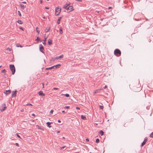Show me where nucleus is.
Wrapping results in <instances>:
<instances>
[{
	"label": "nucleus",
	"mask_w": 153,
	"mask_h": 153,
	"mask_svg": "<svg viewBox=\"0 0 153 153\" xmlns=\"http://www.w3.org/2000/svg\"><path fill=\"white\" fill-rule=\"evenodd\" d=\"M131 89L135 92H138L140 91V85L138 82L134 83L131 86Z\"/></svg>",
	"instance_id": "1"
},
{
	"label": "nucleus",
	"mask_w": 153,
	"mask_h": 153,
	"mask_svg": "<svg viewBox=\"0 0 153 153\" xmlns=\"http://www.w3.org/2000/svg\"><path fill=\"white\" fill-rule=\"evenodd\" d=\"M114 54L117 56H119L121 55V52L120 50L117 49L114 51Z\"/></svg>",
	"instance_id": "2"
},
{
	"label": "nucleus",
	"mask_w": 153,
	"mask_h": 153,
	"mask_svg": "<svg viewBox=\"0 0 153 153\" xmlns=\"http://www.w3.org/2000/svg\"><path fill=\"white\" fill-rule=\"evenodd\" d=\"M10 68L12 71V74H14L15 72V68L13 65H10Z\"/></svg>",
	"instance_id": "3"
},
{
	"label": "nucleus",
	"mask_w": 153,
	"mask_h": 153,
	"mask_svg": "<svg viewBox=\"0 0 153 153\" xmlns=\"http://www.w3.org/2000/svg\"><path fill=\"white\" fill-rule=\"evenodd\" d=\"M61 10V8L59 7H56L55 9V15L58 16L60 13Z\"/></svg>",
	"instance_id": "4"
},
{
	"label": "nucleus",
	"mask_w": 153,
	"mask_h": 153,
	"mask_svg": "<svg viewBox=\"0 0 153 153\" xmlns=\"http://www.w3.org/2000/svg\"><path fill=\"white\" fill-rule=\"evenodd\" d=\"M6 108V105L5 104H3L0 107V110L1 111H4Z\"/></svg>",
	"instance_id": "5"
},
{
	"label": "nucleus",
	"mask_w": 153,
	"mask_h": 153,
	"mask_svg": "<svg viewBox=\"0 0 153 153\" xmlns=\"http://www.w3.org/2000/svg\"><path fill=\"white\" fill-rule=\"evenodd\" d=\"M73 10V8L72 6H69L67 8V10L68 12L69 13Z\"/></svg>",
	"instance_id": "6"
},
{
	"label": "nucleus",
	"mask_w": 153,
	"mask_h": 153,
	"mask_svg": "<svg viewBox=\"0 0 153 153\" xmlns=\"http://www.w3.org/2000/svg\"><path fill=\"white\" fill-rule=\"evenodd\" d=\"M39 46V49L40 51L42 53H44L43 50H44V48L42 44H40Z\"/></svg>",
	"instance_id": "7"
},
{
	"label": "nucleus",
	"mask_w": 153,
	"mask_h": 153,
	"mask_svg": "<svg viewBox=\"0 0 153 153\" xmlns=\"http://www.w3.org/2000/svg\"><path fill=\"white\" fill-rule=\"evenodd\" d=\"M17 91H13L12 92V97H15L16 96Z\"/></svg>",
	"instance_id": "8"
},
{
	"label": "nucleus",
	"mask_w": 153,
	"mask_h": 153,
	"mask_svg": "<svg viewBox=\"0 0 153 153\" xmlns=\"http://www.w3.org/2000/svg\"><path fill=\"white\" fill-rule=\"evenodd\" d=\"M11 92V91L10 90H6L5 91L4 93L6 95H8L10 94Z\"/></svg>",
	"instance_id": "9"
},
{
	"label": "nucleus",
	"mask_w": 153,
	"mask_h": 153,
	"mask_svg": "<svg viewBox=\"0 0 153 153\" xmlns=\"http://www.w3.org/2000/svg\"><path fill=\"white\" fill-rule=\"evenodd\" d=\"M38 94L41 97H43L45 95V94L43 93L42 91H41L38 92Z\"/></svg>",
	"instance_id": "10"
},
{
	"label": "nucleus",
	"mask_w": 153,
	"mask_h": 153,
	"mask_svg": "<svg viewBox=\"0 0 153 153\" xmlns=\"http://www.w3.org/2000/svg\"><path fill=\"white\" fill-rule=\"evenodd\" d=\"M103 89H100L96 90L94 92V94H96L97 93L99 92L100 91L102 90H103Z\"/></svg>",
	"instance_id": "11"
},
{
	"label": "nucleus",
	"mask_w": 153,
	"mask_h": 153,
	"mask_svg": "<svg viewBox=\"0 0 153 153\" xmlns=\"http://www.w3.org/2000/svg\"><path fill=\"white\" fill-rule=\"evenodd\" d=\"M60 65H61L60 64H58L54 66H53L54 69H56V68H59V66H60Z\"/></svg>",
	"instance_id": "12"
},
{
	"label": "nucleus",
	"mask_w": 153,
	"mask_h": 153,
	"mask_svg": "<svg viewBox=\"0 0 153 153\" xmlns=\"http://www.w3.org/2000/svg\"><path fill=\"white\" fill-rule=\"evenodd\" d=\"M51 123H52V122L50 123L49 122H48L46 124L48 126L49 128H51L52 127L51 126Z\"/></svg>",
	"instance_id": "13"
},
{
	"label": "nucleus",
	"mask_w": 153,
	"mask_h": 153,
	"mask_svg": "<svg viewBox=\"0 0 153 153\" xmlns=\"http://www.w3.org/2000/svg\"><path fill=\"white\" fill-rule=\"evenodd\" d=\"M62 18V17H60L59 18L57 21V23L58 24H59L60 23V20Z\"/></svg>",
	"instance_id": "14"
},
{
	"label": "nucleus",
	"mask_w": 153,
	"mask_h": 153,
	"mask_svg": "<svg viewBox=\"0 0 153 153\" xmlns=\"http://www.w3.org/2000/svg\"><path fill=\"white\" fill-rule=\"evenodd\" d=\"M81 118L82 119L84 120H86V117L85 116H84L83 115H81Z\"/></svg>",
	"instance_id": "15"
},
{
	"label": "nucleus",
	"mask_w": 153,
	"mask_h": 153,
	"mask_svg": "<svg viewBox=\"0 0 153 153\" xmlns=\"http://www.w3.org/2000/svg\"><path fill=\"white\" fill-rule=\"evenodd\" d=\"M20 5L21 7V8L22 9H24L26 7V6H25L23 4H20Z\"/></svg>",
	"instance_id": "16"
},
{
	"label": "nucleus",
	"mask_w": 153,
	"mask_h": 153,
	"mask_svg": "<svg viewBox=\"0 0 153 153\" xmlns=\"http://www.w3.org/2000/svg\"><path fill=\"white\" fill-rule=\"evenodd\" d=\"M47 38V37H45V39L43 40L44 42H42L43 44L45 45H46L45 42L46 41Z\"/></svg>",
	"instance_id": "17"
},
{
	"label": "nucleus",
	"mask_w": 153,
	"mask_h": 153,
	"mask_svg": "<svg viewBox=\"0 0 153 153\" xmlns=\"http://www.w3.org/2000/svg\"><path fill=\"white\" fill-rule=\"evenodd\" d=\"M70 4H66L65 6H64L63 7L65 9H67V8L68 7L69 5Z\"/></svg>",
	"instance_id": "18"
},
{
	"label": "nucleus",
	"mask_w": 153,
	"mask_h": 153,
	"mask_svg": "<svg viewBox=\"0 0 153 153\" xmlns=\"http://www.w3.org/2000/svg\"><path fill=\"white\" fill-rule=\"evenodd\" d=\"M11 49L10 48H8L6 50V52H7V53H8V51H9V52H10L11 51Z\"/></svg>",
	"instance_id": "19"
},
{
	"label": "nucleus",
	"mask_w": 153,
	"mask_h": 153,
	"mask_svg": "<svg viewBox=\"0 0 153 153\" xmlns=\"http://www.w3.org/2000/svg\"><path fill=\"white\" fill-rule=\"evenodd\" d=\"M52 44V41L51 39H49L48 40V44L49 45H51Z\"/></svg>",
	"instance_id": "20"
},
{
	"label": "nucleus",
	"mask_w": 153,
	"mask_h": 153,
	"mask_svg": "<svg viewBox=\"0 0 153 153\" xmlns=\"http://www.w3.org/2000/svg\"><path fill=\"white\" fill-rule=\"evenodd\" d=\"M59 32L60 34H62V27H60L59 28Z\"/></svg>",
	"instance_id": "21"
},
{
	"label": "nucleus",
	"mask_w": 153,
	"mask_h": 153,
	"mask_svg": "<svg viewBox=\"0 0 153 153\" xmlns=\"http://www.w3.org/2000/svg\"><path fill=\"white\" fill-rule=\"evenodd\" d=\"M50 27H49L48 29L46 28V29L45 30V33H47L49 31L50 29Z\"/></svg>",
	"instance_id": "22"
},
{
	"label": "nucleus",
	"mask_w": 153,
	"mask_h": 153,
	"mask_svg": "<svg viewBox=\"0 0 153 153\" xmlns=\"http://www.w3.org/2000/svg\"><path fill=\"white\" fill-rule=\"evenodd\" d=\"M17 22L18 23H19L21 24H22L23 23V22L21 20H18Z\"/></svg>",
	"instance_id": "23"
},
{
	"label": "nucleus",
	"mask_w": 153,
	"mask_h": 153,
	"mask_svg": "<svg viewBox=\"0 0 153 153\" xmlns=\"http://www.w3.org/2000/svg\"><path fill=\"white\" fill-rule=\"evenodd\" d=\"M100 134L101 135H102L104 134V132L102 130H101L100 131Z\"/></svg>",
	"instance_id": "24"
},
{
	"label": "nucleus",
	"mask_w": 153,
	"mask_h": 153,
	"mask_svg": "<svg viewBox=\"0 0 153 153\" xmlns=\"http://www.w3.org/2000/svg\"><path fill=\"white\" fill-rule=\"evenodd\" d=\"M63 57V55H61L60 56H59L57 57L56 58L57 59H59V58H62Z\"/></svg>",
	"instance_id": "25"
},
{
	"label": "nucleus",
	"mask_w": 153,
	"mask_h": 153,
	"mask_svg": "<svg viewBox=\"0 0 153 153\" xmlns=\"http://www.w3.org/2000/svg\"><path fill=\"white\" fill-rule=\"evenodd\" d=\"M54 69V67L53 66H52L51 67H50V68H46V70H48V69Z\"/></svg>",
	"instance_id": "26"
},
{
	"label": "nucleus",
	"mask_w": 153,
	"mask_h": 153,
	"mask_svg": "<svg viewBox=\"0 0 153 153\" xmlns=\"http://www.w3.org/2000/svg\"><path fill=\"white\" fill-rule=\"evenodd\" d=\"M99 142H100V140L98 138H97L96 139V143H98Z\"/></svg>",
	"instance_id": "27"
},
{
	"label": "nucleus",
	"mask_w": 153,
	"mask_h": 153,
	"mask_svg": "<svg viewBox=\"0 0 153 153\" xmlns=\"http://www.w3.org/2000/svg\"><path fill=\"white\" fill-rule=\"evenodd\" d=\"M16 46L17 47H22L21 46V45L20 44H16Z\"/></svg>",
	"instance_id": "28"
},
{
	"label": "nucleus",
	"mask_w": 153,
	"mask_h": 153,
	"mask_svg": "<svg viewBox=\"0 0 153 153\" xmlns=\"http://www.w3.org/2000/svg\"><path fill=\"white\" fill-rule=\"evenodd\" d=\"M6 72V71L5 69H4L1 70V73H5Z\"/></svg>",
	"instance_id": "29"
},
{
	"label": "nucleus",
	"mask_w": 153,
	"mask_h": 153,
	"mask_svg": "<svg viewBox=\"0 0 153 153\" xmlns=\"http://www.w3.org/2000/svg\"><path fill=\"white\" fill-rule=\"evenodd\" d=\"M37 29H38V27H36V32H37L38 33H39V32H40V30H37Z\"/></svg>",
	"instance_id": "30"
},
{
	"label": "nucleus",
	"mask_w": 153,
	"mask_h": 153,
	"mask_svg": "<svg viewBox=\"0 0 153 153\" xmlns=\"http://www.w3.org/2000/svg\"><path fill=\"white\" fill-rule=\"evenodd\" d=\"M18 14L20 16H21V14L20 13V12L19 11H18Z\"/></svg>",
	"instance_id": "31"
},
{
	"label": "nucleus",
	"mask_w": 153,
	"mask_h": 153,
	"mask_svg": "<svg viewBox=\"0 0 153 153\" xmlns=\"http://www.w3.org/2000/svg\"><path fill=\"white\" fill-rule=\"evenodd\" d=\"M150 136L151 137H153V132L151 134Z\"/></svg>",
	"instance_id": "32"
},
{
	"label": "nucleus",
	"mask_w": 153,
	"mask_h": 153,
	"mask_svg": "<svg viewBox=\"0 0 153 153\" xmlns=\"http://www.w3.org/2000/svg\"><path fill=\"white\" fill-rule=\"evenodd\" d=\"M36 40H37L38 41H40V39L39 38V37H38L36 39Z\"/></svg>",
	"instance_id": "33"
},
{
	"label": "nucleus",
	"mask_w": 153,
	"mask_h": 153,
	"mask_svg": "<svg viewBox=\"0 0 153 153\" xmlns=\"http://www.w3.org/2000/svg\"><path fill=\"white\" fill-rule=\"evenodd\" d=\"M65 96L67 97H68L69 96V95L68 94H65Z\"/></svg>",
	"instance_id": "34"
},
{
	"label": "nucleus",
	"mask_w": 153,
	"mask_h": 153,
	"mask_svg": "<svg viewBox=\"0 0 153 153\" xmlns=\"http://www.w3.org/2000/svg\"><path fill=\"white\" fill-rule=\"evenodd\" d=\"M53 112V110H51L50 112V115L52 114Z\"/></svg>",
	"instance_id": "35"
},
{
	"label": "nucleus",
	"mask_w": 153,
	"mask_h": 153,
	"mask_svg": "<svg viewBox=\"0 0 153 153\" xmlns=\"http://www.w3.org/2000/svg\"><path fill=\"white\" fill-rule=\"evenodd\" d=\"M70 106H66L64 107V108H69Z\"/></svg>",
	"instance_id": "36"
},
{
	"label": "nucleus",
	"mask_w": 153,
	"mask_h": 153,
	"mask_svg": "<svg viewBox=\"0 0 153 153\" xmlns=\"http://www.w3.org/2000/svg\"><path fill=\"white\" fill-rule=\"evenodd\" d=\"M147 140L146 139H144V145L145 144V143H146V142Z\"/></svg>",
	"instance_id": "37"
},
{
	"label": "nucleus",
	"mask_w": 153,
	"mask_h": 153,
	"mask_svg": "<svg viewBox=\"0 0 153 153\" xmlns=\"http://www.w3.org/2000/svg\"><path fill=\"white\" fill-rule=\"evenodd\" d=\"M100 107L101 109H102L103 108V106L101 105H100Z\"/></svg>",
	"instance_id": "38"
},
{
	"label": "nucleus",
	"mask_w": 153,
	"mask_h": 153,
	"mask_svg": "<svg viewBox=\"0 0 153 153\" xmlns=\"http://www.w3.org/2000/svg\"><path fill=\"white\" fill-rule=\"evenodd\" d=\"M16 135L19 138H21V137H20V136L18 134H16Z\"/></svg>",
	"instance_id": "39"
},
{
	"label": "nucleus",
	"mask_w": 153,
	"mask_h": 153,
	"mask_svg": "<svg viewBox=\"0 0 153 153\" xmlns=\"http://www.w3.org/2000/svg\"><path fill=\"white\" fill-rule=\"evenodd\" d=\"M27 105H31V106H32V104H30V103H29L27 104Z\"/></svg>",
	"instance_id": "40"
},
{
	"label": "nucleus",
	"mask_w": 153,
	"mask_h": 153,
	"mask_svg": "<svg viewBox=\"0 0 153 153\" xmlns=\"http://www.w3.org/2000/svg\"><path fill=\"white\" fill-rule=\"evenodd\" d=\"M15 145L16 146H19V144L18 143H16Z\"/></svg>",
	"instance_id": "41"
},
{
	"label": "nucleus",
	"mask_w": 153,
	"mask_h": 153,
	"mask_svg": "<svg viewBox=\"0 0 153 153\" xmlns=\"http://www.w3.org/2000/svg\"><path fill=\"white\" fill-rule=\"evenodd\" d=\"M19 28L20 29L22 30H24V29H23L22 27H19Z\"/></svg>",
	"instance_id": "42"
},
{
	"label": "nucleus",
	"mask_w": 153,
	"mask_h": 153,
	"mask_svg": "<svg viewBox=\"0 0 153 153\" xmlns=\"http://www.w3.org/2000/svg\"><path fill=\"white\" fill-rule=\"evenodd\" d=\"M143 146V142L141 144V146Z\"/></svg>",
	"instance_id": "43"
},
{
	"label": "nucleus",
	"mask_w": 153,
	"mask_h": 153,
	"mask_svg": "<svg viewBox=\"0 0 153 153\" xmlns=\"http://www.w3.org/2000/svg\"><path fill=\"white\" fill-rule=\"evenodd\" d=\"M53 89H55V90H58L59 89H58V88H53Z\"/></svg>",
	"instance_id": "44"
},
{
	"label": "nucleus",
	"mask_w": 153,
	"mask_h": 153,
	"mask_svg": "<svg viewBox=\"0 0 153 153\" xmlns=\"http://www.w3.org/2000/svg\"><path fill=\"white\" fill-rule=\"evenodd\" d=\"M65 147V146H63L61 148V149H62Z\"/></svg>",
	"instance_id": "45"
},
{
	"label": "nucleus",
	"mask_w": 153,
	"mask_h": 153,
	"mask_svg": "<svg viewBox=\"0 0 153 153\" xmlns=\"http://www.w3.org/2000/svg\"><path fill=\"white\" fill-rule=\"evenodd\" d=\"M86 140L87 141H89V139L88 138H87L86 139Z\"/></svg>",
	"instance_id": "46"
},
{
	"label": "nucleus",
	"mask_w": 153,
	"mask_h": 153,
	"mask_svg": "<svg viewBox=\"0 0 153 153\" xmlns=\"http://www.w3.org/2000/svg\"><path fill=\"white\" fill-rule=\"evenodd\" d=\"M107 87V86L106 85H105V87L104 88H106Z\"/></svg>",
	"instance_id": "47"
},
{
	"label": "nucleus",
	"mask_w": 153,
	"mask_h": 153,
	"mask_svg": "<svg viewBox=\"0 0 153 153\" xmlns=\"http://www.w3.org/2000/svg\"><path fill=\"white\" fill-rule=\"evenodd\" d=\"M76 108L77 109H80V108L79 107H76Z\"/></svg>",
	"instance_id": "48"
},
{
	"label": "nucleus",
	"mask_w": 153,
	"mask_h": 153,
	"mask_svg": "<svg viewBox=\"0 0 153 153\" xmlns=\"http://www.w3.org/2000/svg\"><path fill=\"white\" fill-rule=\"evenodd\" d=\"M58 123H60L61 122V121L60 120H58Z\"/></svg>",
	"instance_id": "49"
},
{
	"label": "nucleus",
	"mask_w": 153,
	"mask_h": 153,
	"mask_svg": "<svg viewBox=\"0 0 153 153\" xmlns=\"http://www.w3.org/2000/svg\"><path fill=\"white\" fill-rule=\"evenodd\" d=\"M40 2L41 4H42V0H40Z\"/></svg>",
	"instance_id": "50"
},
{
	"label": "nucleus",
	"mask_w": 153,
	"mask_h": 153,
	"mask_svg": "<svg viewBox=\"0 0 153 153\" xmlns=\"http://www.w3.org/2000/svg\"><path fill=\"white\" fill-rule=\"evenodd\" d=\"M37 127H38L37 128H38V129H40V127H39V126H37Z\"/></svg>",
	"instance_id": "51"
},
{
	"label": "nucleus",
	"mask_w": 153,
	"mask_h": 153,
	"mask_svg": "<svg viewBox=\"0 0 153 153\" xmlns=\"http://www.w3.org/2000/svg\"><path fill=\"white\" fill-rule=\"evenodd\" d=\"M32 116H35V114H32Z\"/></svg>",
	"instance_id": "52"
},
{
	"label": "nucleus",
	"mask_w": 153,
	"mask_h": 153,
	"mask_svg": "<svg viewBox=\"0 0 153 153\" xmlns=\"http://www.w3.org/2000/svg\"><path fill=\"white\" fill-rule=\"evenodd\" d=\"M111 8V7H108V9H110Z\"/></svg>",
	"instance_id": "53"
},
{
	"label": "nucleus",
	"mask_w": 153,
	"mask_h": 153,
	"mask_svg": "<svg viewBox=\"0 0 153 153\" xmlns=\"http://www.w3.org/2000/svg\"><path fill=\"white\" fill-rule=\"evenodd\" d=\"M22 3H26L25 1H23Z\"/></svg>",
	"instance_id": "54"
},
{
	"label": "nucleus",
	"mask_w": 153,
	"mask_h": 153,
	"mask_svg": "<svg viewBox=\"0 0 153 153\" xmlns=\"http://www.w3.org/2000/svg\"><path fill=\"white\" fill-rule=\"evenodd\" d=\"M60 131H58L57 132V133H59L60 132Z\"/></svg>",
	"instance_id": "55"
},
{
	"label": "nucleus",
	"mask_w": 153,
	"mask_h": 153,
	"mask_svg": "<svg viewBox=\"0 0 153 153\" xmlns=\"http://www.w3.org/2000/svg\"><path fill=\"white\" fill-rule=\"evenodd\" d=\"M62 113H65V111H62Z\"/></svg>",
	"instance_id": "56"
},
{
	"label": "nucleus",
	"mask_w": 153,
	"mask_h": 153,
	"mask_svg": "<svg viewBox=\"0 0 153 153\" xmlns=\"http://www.w3.org/2000/svg\"><path fill=\"white\" fill-rule=\"evenodd\" d=\"M45 8L46 9H49V8L48 7H45Z\"/></svg>",
	"instance_id": "57"
},
{
	"label": "nucleus",
	"mask_w": 153,
	"mask_h": 153,
	"mask_svg": "<svg viewBox=\"0 0 153 153\" xmlns=\"http://www.w3.org/2000/svg\"><path fill=\"white\" fill-rule=\"evenodd\" d=\"M135 20H137V21H138L139 20V19H138V20H137L136 19H135Z\"/></svg>",
	"instance_id": "58"
},
{
	"label": "nucleus",
	"mask_w": 153,
	"mask_h": 153,
	"mask_svg": "<svg viewBox=\"0 0 153 153\" xmlns=\"http://www.w3.org/2000/svg\"><path fill=\"white\" fill-rule=\"evenodd\" d=\"M42 85H43V87H44V84H43V83H42Z\"/></svg>",
	"instance_id": "59"
},
{
	"label": "nucleus",
	"mask_w": 153,
	"mask_h": 153,
	"mask_svg": "<svg viewBox=\"0 0 153 153\" xmlns=\"http://www.w3.org/2000/svg\"><path fill=\"white\" fill-rule=\"evenodd\" d=\"M63 138H65V137H62Z\"/></svg>",
	"instance_id": "60"
},
{
	"label": "nucleus",
	"mask_w": 153,
	"mask_h": 153,
	"mask_svg": "<svg viewBox=\"0 0 153 153\" xmlns=\"http://www.w3.org/2000/svg\"><path fill=\"white\" fill-rule=\"evenodd\" d=\"M1 66V65L0 66V68Z\"/></svg>",
	"instance_id": "61"
}]
</instances>
